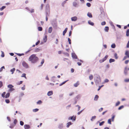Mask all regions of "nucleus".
Masks as SVG:
<instances>
[{
	"label": "nucleus",
	"instance_id": "f03ea898",
	"mask_svg": "<svg viewBox=\"0 0 129 129\" xmlns=\"http://www.w3.org/2000/svg\"><path fill=\"white\" fill-rule=\"evenodd\" d=\"M108 55H106L105 56L104 58H103L102 59H100L99 60V62L100 63H102L104 61L106 60L108 57Z\"/></svg>",
	"mask_w": 129,
	"mask_h": 129
},
{
	"label": "nucleus",
	"instance_id": "37998d69",
	"mask_svg": "<svg viewBox=\"0 0 129 129\" xmlns=\"http://www.w3.org/2000/svg\"><path fill=\"white\" fill-rule=\"evenodd\" d=\"M108 123L110 124H111V119H109L108 120Z\"/></svg>",
	"mask_w": 129,
	"mask_h": 129
},
{
	"label": "nucleus",
	"instance_id": "f8f14e48",
	"mask_svg": "<svg viewBox=\"0 0 129 129\" xmlns=\"http://www.w3.org/2000/svg\"><path fill=\"white\" fill-rule=\"evenodd\" d=\"M79 83L78 81H77L74 84V86L75 87H77L79 85Z\"/></svg>",
	"mask_w": 129,
	"mask_h": 129
},
{
	"label": "nucleus",
	"instance_id": "e2e57ef3",
	"mask_svg": "<svg viewBox=\"0 0 129 129\" xmlns=\"http://www.w3.org/2000/svg\"><path fill=\"white\" fill-rule=\"evenodd\" d=\"M44 6V5L43 4H42L41 6V9L42 10L43 8V7Z\"/></svg>",
	"mask_w": 129,
	"mask_h": 129
},
{
	"label": "nucleus",
	"instance_id": "f704fd0d",
	"mask_svg": "<svg viewBox=\"0 0 129 129\" xmlns=\"http://www.w3.org/2000/svg\"><path fill=\"white\" fill-rule=\"evenodd\" d=\"M21 77H24L25 79H26V74H23L21 76Z\"/></svg>",
	"mask_w": 129,
	"mask_h": 129
},
{
	"label": "nucleus",
	"instance_id": "bf43d9fd",
	"mask_svg": "<svg viewBox=\"0 0 129 129\" xmlns=\"http://www.w3.org/2000/svg\"><path fill=\"white\" fill-rule=\"evenodd\" d=\"M31 13H33L34 12V9H32L31 10L29 11Z\"/></svg>",
	"mask_w": 129,
	"mask_h": 129
},
{
	"label": "nucleus",
	"instance_id": "bb28decb",
	"mask_svg": "<svg viewBox=\"0 0 129 129\" xmlns=\"http://www.w3.org/2000/svg\"><path fill=\"white\" fill-rule=\"evenodd\" d=\"M114 56L115 58L116 59H118V57L117 56V54L116 53H115L114 54Z\"/></svg>",
	"mask_w": 129,
	"mask_h": 129
},
{
	"label": "nucleus",
	"instance_id": "603ef678",
	"mask_svg": "<svg viewBox=\"0 0 129 129\" xmlns=\"http://www.w3.org/2000/svg\"><path fill=\"white\" fill-rule=\"evenodd\" d=\"M106 24V22L105 21H103L101 23V24L102 25H105Z\"/></svg>",
	"mask_w": 129,
	"mask_h": 129
},
{
	"label": "nucleus",
	"instance_id": "72a5a7b5",
	"mask_svg": "<svg viewBox=\"0 0 129 129\" xmlns=\"http://www.w3.org/2000/svg\"><path fill=\"white\" fill-rule=\"evenodd\" d=\"M14 90V89L13 88H10L9 90V92H11L12 91H13Z\"/></svg>",
	"mask_w": 129,
	"mask_h": 129
},
{
	"label": "nucleus",
	"instance_id": "0e129e2a",
	"mask_svg": "<svg viewBox=\"0 0 129 129\" xmlns=\"http://www.w3.org/2000/svg\"><path fill=\"white\" fill-rule=\"evenodd\" d=\"M124 81L125 82H129V79H125L124 80Z\"/></svg>",
	"mask_w": 129,
	"mask_h": 129
},
{
	"label": "nucleus",
	"instance_id": "39448f33",
	"mask_svg": "<svg viewBox=\"0 0 129 129\" xmlns=\"http://www.w3.org/2000/svg\"><path fill=\"white\" fill-rule=\"evenodd\" d=\"M46 9L47 10V11L48 12L49 14L50 13V7L49 6L48 4H47L46 6Z\"/></svg>",
	"mask_w": 129,
	"mask_h": 129
},
{
	"label": "nucleus",
	"instance_id": "9d476101",
	"mask_svg": "<svg viewBox=\"0 0 129 129\" xmlns=\"http://www.w3.org/2000/svg\"><path fill=\"white\" fill-rule=\"evenodd\" d=\"M52 30V28L51 27H49L48 29V32L49 33H51Z\"/></svg>",
	"mask_w": 129,
	"mask_h": 129
},
{
	"label": "nucleus",
	"instance_id": "20e7f679",
	"mask_svg": "<svg viewBox=\"0 0 129 129\" xmlns=\"http://www.w3.org/2000/svg\"><path fill=\"white\" fill-rule=\"evenodd\" d=\"M22 64L24 67L26 68H27L28 67L27 64L24 61L22 62Z\"/></svg>",
	"mask_w": 129,
	"mask_h": 129
},
{
	"label": "nucleus",
	"instance_id": "de8ad7c7",
	"mask_svg": "<svg viewBox=\"0 0 129 129\" xmlns=\"http://www.w3.org/2000/svg\"><path fill=\"white\" fill-rule=\"evenodd\" d=\"M124 107V106H121L120 107H119V108H118V109L119 110H120V109H122V108H123Z\"/></svg>",
	"mask_w": 129,
	"mask_h": 129
},
{
	"label": "nucleus",
	"instance_id": "a878e982",
	"mask_svg": "<svg viewBox=\"0 0 129 129\" xmlns=\"http://www.w3.org/2000/svg\"><path fill=\"white\" fill-rule=\"evenodd\" d=\"M49 14L48 13H47V12H46V21H47L48 20V18L47 17V16H48L49 15Z\"/></svg>",
	"mask_w": 129,
	"mask_h": 129
},
{
	"label": "nucleus",
	"instance_id": "1a4fd4ad",
	"mask_svg": "<svg viewBox=\"0 0 129 129\" xmlns=\"http://www.w3.org/2000/svg\"><path fill=\"white\" fill-rule=\"evenodd\" d=\"M53 94V92L52 91H49L47 93V94L48 96L52 95Z\"/></svg>",
	"mask_w": 129,
	"mask_h": 129
},
{
	"label": "nucleus",
	"instance_id": "cd10ccee",
	"mask_svg": "<svg viewBox=\"0 0 129 129\" xmlns=\"http://www.w3.org/2000/svg\"><path fill=\"white\" fill-rule=\"evenodd\" d=\"M38 29L39 31H42V28L41 27H38Z\"/></svg>",
	"mask_w": 129,
	"mask_h": 129
},
{
	"label": "nucleus",
	"instance_id": "9b49d317",
	"mask_svg": "<svg viewBox=\"0 0 129 129\" xmlns=\"http://www.w3.org/2000/svg\"><path fill=\"white\" fill-rule=\"evenodd\" d=\"M88 23L92 26H93L94 25V23L92 22L91 20H89L88 21Z\"/></svg>",
	"mask_w": 129,
	"mask_h": 129
},
{
	"label": "nucleus",
	"instance_id": "dca6fc26",
	"mask_svg": "<svg viewBox=\"0 0 129 129\" xmlns=\"http://www.w3.org/2000/svg\"><path fill=\"white\" fill-rule=\"evenodd\" d=\"M10 95V93H7L6 94L5 97L6 98H8L9 97Z\"/></svg>",
	"mask_w": 129,
	"mask_h": 129
},
{
	"label": "nucleus",
	"instance_id": "49530a36",
	"mask_svg": "<svg viewBox=\"0 0 129 129\" xmlns=\"http://www.w3.org/2000/svg\"><path fill=\"white\" fill-rule=\"evenodd\" d=\"M120 104V102L119 101H118L116 103V105H115V106H118V105H119Z\"/></svg>",
	"mask_w": 129,
	"mask_h": 129
},
{
	"label": "nucleus",
	"instance_id": "13d9d810",
	"mask_svg": "<svg viewBox=\"0 0 129 129\" xmlns=\"http://www.w3.org/2000/svg\"><path fill=\"white\" fill-rule=\"evenodd\" d=\"M103 108H101L99 110V112H101L103 110Z\"/></svg>",
	"mask_w": 129,
	"mask_h": 129
},
{
	"label": "nucleus",
	"instance_id": "b1692460",
	"mask_svg": "<svg viewBox=\"0 0 129 129\" xmlns=\"http://www.w3.org/2000/svg\"><path fill=\"white\" fill-rule=\"evenodd\" d=\"M93 76L92 75H90L89 77V79L90 80H92L93 78Z\"/></svg>",
	"mask_w": 129,
	"mask_h": 129
},
{
	"label": "nucleus",
	"instance_id": "7c9ffc66",
	"mask_svg": "<svg viewBox=\"0 0 129 129\" xmlns=\"http://www.w3.org/2000/svg\"><path fill=\"white\" fill-rule=\"evenodd\" d=\"M6 93L5 92H4L2 94V96L4 98L5 97V94H6Z\"/></svg>",
	"mask_w": 129,
	"mask_h": 129
},
{
	"label": "nucleus",
	"instance_id": "a19ab883",
	"mask_svg": "<svg viewBox=\"0 0 129 129\" xmlns=\"http://www.w3.org/2000/svg\"><path fill=\"white\" fill-rule=\"evenodd\" d=\"M91 4L89 3H87L86 4L87 6L88 7H90L91 6Z\"/></svg>",
	"mask_w": 129,
	"mask_h": 129
},
{
	"label": "nucleus",
	"instance_id": "79ce46f5",
	"mask_svg": "<svg viewBox=\"0 0 129 129\" xmlns=\"http://www.w3.org/2000/svg\"><path fill=\"white\" fill-rule=\"evenodd\" d=\"M44 59H43L42 60V61L41 62V66H42L43 64L44 63Z\"/></svg>",
	"mask_w": 129,
	"mask_h": 129
},
{
	"label": "nucleus",
	"instance_id": "58836bf2",
	"mask_svg": "<svg viewBox=\"0 0 129 129\" xmlns=\"http://www.w3.org/2000/svg\"><path fill=\"white\" fill-rule=\"evenodd\" d=\"M73 5L75 7H76V6H77V4L76 2H74L73 3Z\"/></svg>",
	"mask_w": 129,
	"mask_h": 129
},
{
	"label": "nucleus",
	"instance_id": "a211bd4d",
	"mask_svg": "<svg viewBox=\"0 0 129 129\" xmlns=\"http://www.w3.org/2000/svg\"><path fill=\"white\" fill-rule=\"evenodd\" d=\"M99 98V96L98 95H96L95 96L94 100L95 101H96Z\"/></svg>",
	"mask_w": 129,
	"mask_h": 129
},
{
	"label": "nucleus",
	"instance_id": "473e14b6",
	"mask_svg": "<svg viewBox=\"0 0 129 129\" xmlns=\"http://www.w3.org/2000/svg\"><path fill=\"white\" fill-rule=\"evenodd\" d=\"M17 122V119H14V125H15L16 124Z\"/></svg>",
	"mask_w": 129,
	"mask_h": 129
},
{
	"label": "nucleus",
	"instance_id": "4468645a",
	"mask_svg": "<svg viewBox=\"0 0 129 129\" xmlns=\"http://www.w3.org/2000/svg\"><path fill=\"white\" fill-rule=\"evenodd\" d=\"M115 61V60L114 59L112 58H110L109 59V62L111 63L113 62H114Z\"/></svg>",
	"mask_w": 129,
	"mask_h": 129
},
{
	"label": "nucleus",
	"instance_id": "4d7b16f0",
	"mask_svg": "<svg viewBox=\"0 0 129 129\" xmlns=\"http://www.w3.org/2000/svg\"><path fill=\"white\" fill-rule=\"evenodd\" d=\"M23 82V81H21L20 82L18 83L17 84L18 85H20Z\"/></svg>",
	"mask_w": 129,
	"mask_h": 129
},
{
	"label": "nucleus",
	"instance_id": "412c9836",
	"mask_svg": "<svg viewBox=\"0 0 129 129\" xmlns=\"http://www.w3.org/2000/svg\"><path fill=\"white\" fill-rule=\"evenodd\" d=\"M126 35L128 37L129 36V29H127L126 33Z\"/></svg>",
	"mask_w": 129,
	"mask_h": 129
},
{
	"label": "nucleus",
	"instance_id": "2f4dec72",
	"mask_svg": "<svg viewBox=\"0 0 129 129\" xmlns=\"http://www.w3.org/2000/svg\"><path fill=\"white\" fill-rule=\"evenodd\" d=\"M115 47L116 45L115 44H113L111 45V47L113 48H115Z\"/></svg>",
	"mask_w": 129,
	"mask_h": 129
},
{
	"label": "nucleus",
	"instance_id": "5701e85b",
	"mask_svg": "<svg viewBox=\"0 0 129 129\" xmlns=\"http://www.w3.org/2000/svg\"><path fill=\"white\" fill-rule=\"evenodd\" d=\"M96 118L95 116H93L91 118V121H93Z\"/></svg>",
	"mask_w": 129,
	"mask_h": 129
},
{
	"label": "nucleus",
	"instance_id": "052dcab7",
	"mask_svg": "<svg viewBox=\"0 0 129 129\" xmlns=\"http://www.w3.org/2000/svg\"><path fill=\"white\" fill-rule=\"evenodd\" d=\"M72 57H73L74 58H76V57H77V56L76 55H75V54H72Z\"/></svg>",
	"mask_w": 129,
	"mask_h": 129
},
{
	"label": "nucleus",
	"instance_id": "7ed1b4c3",
	"mask_svg": "<svg viewBox=\"0 0 129 129\" xmlns=\"http://www.w3.org/2000/svg\"><path fill=\"white\" fill-rule=\"evenodd\" d=\"M76 116L74 115L72 116L69 117L68 118V119L69 120H72L73 121H75L76 119Z\"/></svg>",
	"mask_w": 129,
	"mask_h": 129
},
{
	"label": "nucleus",
	"instance_id": "3c124183",
	"mask_svg": "<svg viewBox=\"0 0 129 129\" xmlns=\"http://www.w3.org/2000/svg\"><path fill=\"white\" fill-rule=\"evenodd\" d=\"M66 2L65 1L63 2L62 3V5L63 7L64 6V5L66 3Z\"/></svg>",
	"mask_w": 129,
	"mask_h": 129
},
{
	"label": "nucleus",
	"instance_id": "5fc2aeb1",
	"mask_svg": "<svg viewBox=\"0 0 129 129\" xmlns=\"http://www.w3.org/2000/svg\"><path fill=\"white\" fill-rule=\"evenodd\" d=\"M68 41L69 42V43L70 44H71V40L70 39V38H69L68 39Z\"/></svg>",
	"mask_w": 129,
	"mask_h": 129
},
{
	"label": "nucleus",
	"instance_id": "69168bd1",
	"mask_svg": "<svg viewBox=\"0 0 129 129\" xmlns=\"http://www.w3.org/2000/svg\"><path fill=\"white\" fill-rule=\"evenodd\" d=\"M126 47L127 48H129V41L128 42L126 45Z\"/></svg>",
	"mask_w": 129,
	"mask_h": 129
},
{
	"label": "nucleus",
	"instance_id": "864d4df0",
	"mask_svg": "<svg viewBox=\"0 0 129 129\" xmlns=\"http://www.w3.org/2000/svg\"><path fill=\"white\" fill-rule=\"evenodd\" d=\"M103 86H104L103 85H101V86H99V88L98 89V91L99 90H100V89H101V88L102 87H103Z\"/></svg>",
	"mask_w": 129,
	"mask_h": 129
},
{
	"label": "nucleus",
	"instance_id": "c03bdc74",
	"mask_svg": "<svg viewBox=\"0 0 129 129\" xmlns=\"http://www.w3.org/2000/svg\"><path fill=\"white\" fill-rule=\"evenodd\" d=\"M3 86V83L2 81H0V88L2 87Z\"/></svg>",
	"mask_w": 129,
	"mask_h": 129
},
{
	"label": "nucleus",
	"instance_id": "8fccbe9b",
	"mask_svg": "<svg viewBox=\"0 0 129 129\" xmlns=\"http://www.w3.org/2000/svg\"><path fill=\"white\" fill-rule=\"evenodd\" d=\"M115 117V115H113L112 116V118H111L112 120V121H114Z\"/></svg>",
	"mask_w": 129,
	"mask_h": 129
},
{
	"label": "nucleus",
	"instance_id": "f3484780",
	"mask_svg": "<svg viewBox=\"0 0 129 129\" xmlns=\"http://www.w3.org/2000/svg\"><path fill=\"white\" fill-rule=\"evenodd\" d=\"M72 124V123L71 122H69L67 124V127H69V126Z\"/></svg>",
	"mask_w": 129,
	"mask_h": 129
},
{
	"label": "nucleus",
	"instance_id": "c756f323",
	"mask_svg": "<svg viewBox=\"0 0 129 129\" xmlns=\"http://www.w3.org/2000/svg\"><path fill=\"white\" fill-rule=\"evenodd\" d=\"M6 8V6H3L1 8H0V11H2L5 8Z\"/></svg>",
	"mask_w": 129,
	"mask_h": 129
},
{
	"label": "nucleus",
	"instance_id": "c85d7f7f",
	"mask_svg": "<svg viewBox=\"0 0 129 129\" xmlns=\"http://www.w3.org/2000/svg\"><path fill=\"white\" fill-rule=\"evenodd\" d=\"M68 80H67V81H64L63 82H62V83L60 84L59 85L60 86H61V85H63V84H65L67 81H68Z\"/></svg>",
	"mask_w": 129,
	"mask_h": 129
},
{
	"label": "nucleus",
	"instance_id": "c9c22d12",
	"mask_svg": "<svg viewBox=\"0 0 129 129\" xmlns=\"http://www.w3.org/2000/svg\"><path fill=\"white\" fill-rule=\"evenodd\" d=\"M39 110V109H34L33 110V111L34 112H36L38 111Z\"/></svg>",
	"mask_w": 129,
	"mask_h": 129
},
{
	"label": "nucleus",
	"instance_id": "4be33fe9",
	"mask_svg": "<svg viewBox=\"0 0 129 129\" xmlns=\"http://www.w3.org/2000/svg\"><path fill=\"white\" fill-rule=\"evenodd\" d=\"M15 68H13L11 70V72H12V74H13L15 71Z\"/></svg>",
	"mask_w": 129,
	"mask_h": 129
},
{
	"label": "nucleus",
	"instance_id": "680f3d73",
	"mask_svg": "<svg viewBox=\"0 0 129 129\" xmlns=\"http://www.w3.org/2000/svg\"><path fill=\"white\" fill-rule=\"evenodd\" d=\"M127 58H128L127 56H124L123 59V60H125Z\"/></svg>",
	"mask_w": 129,
	"mask_h": 129
},
{
	"label": "nucleus",
	"instance_id": "338daca9",
	"mask_svg": "<svg viewBox=\"0 0 129 129\" xmlns=\"http://www.w3.org/2000/svg\"><path fill=\"white\" fill-rule=\"evenodd\" d=\"M129 62L128 60H127L125 61V64H127Z\"/></svg>",
	"mask_w": 129,
	"mask_h": 129
},
{
	"label": "nucleus",
	"instance_id": "4c0bfd02",
	"mask_svg": "<svg viewBox=\"0 0 129 129\" xmlns=\"http://www.w3.org/2000/svg\"><path fill=\"white\" fill-rule=\"evenodd\" d=\"M42 103V102L41 100H39L37 102V103L38 104H40Z\"/></svg>",
	"mask_w": 129,
	"mask_h": 129
},
{
	"label": "nucleus",
	"instance_id": "aec40b11",
	"mask_svg": "<svg viewBox=\"0 0 129 129\" xmlns=\"http://www.w3.org/2000/svg\"><path fill=\"white\" fill-rule=\"evenodd\" d=\"M109 29L108 27L106 26L104 29L105 30L106 32H108Z\"/></svg>",
	"mask_w": 129,
	"mask_h": 129
},
{
	"label": "nucleus",
	"instance_id": "e433bc0d",
	"mask_svg": "<svg viewBox=\"0 0 129 129\" xmlns=\"http://www.w3.org/2000/svg\"><path fill=\"white\" fill-rule=\"evenodd\" d=\"M104 123L105 122L104 121H103L101 122H100L99 123V125L100 126L104 124Z\"/></svg>",
	"mask_w": 129,
	"mask_h": 129
},
{
	"label": "nucleus",
	"instance_id": "2eb2a0df",
	"mask_svg": "<svg viewBox=\"0 0 129 129\" xmlns=\"http://www.w3.org/2000/svg\"><path fill=\"white\" fill-rule=\"evenodd\" d=\"M87 16L90 18H92V15L90 13H88L87 14Z\"/></svg>",
	"mask_w": 129,
	"mask_h": 129
},
{
	"label": "nucleus",
	"instance_id": "423d86ee",
	"mask_svg": "<svg viewBox=\"0 0 129 129\" xmlns=\"http://www.w3.org/2000/svg\"><path fill=\"white\" fill-rule=\"evenodd\" d=\"M77 17L76 16L72 17L71 18V20L72 21H75L77 20Z\"/></svg>",
	"mask_w": 129,
	"mask_h": 129
},
{
	"label": "nucleus",
	"instance_id": "393cba45",
	"mask_svg": "<svg viewBox=\"0 0 129 129\" xmlns=\"http://www.w3.org/2000/svg\"><path fill=\"white\" fill-rule=\"evenodd\" d=\"M13 87L14 86L11 84H9L8 86V87L10 88H13Z\"/></svg>",
	"mask_w": 129,
	"mask_h": 129
},
{
	"label": "nucleus",
	"instance_id": "6e6d98bb",
	"mask_svg": "<svg viewBox=\"0 0 129 129\" xmlns=\"http://www.w3.org/2000/svg\"><path fill=\"white\" fill-rule=\"evenodd\" d=\"M39 48H37L35 49V52H38L39 51Z\"/></svg>",
	"mask_w": 129,
	"mask_h": 129
},
{
	"label": "nucleus",
	"instance_id": "a18cd8bd",
	"mask_svg": "<svg viewBox=\"0 0 129 129\" xmlns=\"http://www.w3.org/2000/svg\"><path fill=\"white\" fill-rule=\"evenodd\" d=\"M24 124V122L22 121H20V124L22 126Z\"/></svg>",
	"mask_w": 129,
	"mask_h": 129
},
{
	"label": "nucleus",
	"instance_id": "f257e3e1",
	"mask_svg": "<svg viewBox=\"0 0 129 129\" xmlns=\"http://www.w3.org/2000/svg\"><path fill=\"white\" fill-rule=\"evenodd\" d=\"M38 60V57L36 56L35 54H33L31 55L28 59V60L33 63H36Z\"/></svg>",
	"mask_w": 129,
	"mask_h": 129
},
{
	"label": "nucleus",
	"instance_id": "6ab92c4d",
	"mask_svg": "<svg viewBox=\"0 0 129 129\" xmlns=\"http://www.w3.org/2000/svg\"><path fill=\"white\" fill-rule=\"evenodd\" d=\"M43 40L45 42H46L47 40V36L46 35L44 37Z\"/></svg>",
	"mask_w": 129,
	"mask_h": 129
},
{
	"label": "nucleus",
	"instance_id": "09e8293b",
	"mask_svg": "<svg viewBox=\"0 0 129 129\" xmlns=\"http://www.w3.org/2000/svg\"><path fill=\"white\" fill-rule=\"evenodd\" d=\"M5 102L7 103H10V101L9 99H6Z\"/></svg>",
	"mask_w": 129,
	"mask_h": 129
},
{
	"label": "nucleus",
	"instance_id": "6e6552de",
	"mask_svg": "<svg viewBox=\"0 0 129 129\" xmlns=\"http://www.w3.org/2000/svg\"><path fill=\"white\" fill-rule=\"evenodd\" d=\"M125 55L127 56L128 58H129V51L128 50H127L126 51Z\"/></svg>",
	"mask_w": 129,
	"mask_h": 129
},
{
	"label": "nucleus",
	"instance_id": "774afa93",
	"mask_svg": "<svg viewBox=\"0 0 129 129\" xmlns=\"http://www.w3.org/2000/svg\"><path fill=\"white\" fill-rule=\"evenodd\" d=\"M40 43V41H38V42L36 43V45H38Z\"/></svg>",
	"mask_w": 129,
	"mask_h": 129
},
{
	"label": "nucleus",
	"instance_id": "ea45409f",
	"mask_svg": "<svg viewBox=\"0 0 129 129\" xmlns=\"http://www.w3.org/2000/svg\"><path fill=\"white\" fill-rule=\"evenodd\" d=\"M3 69H5V68L4 66L2 67L0 69V72H2L3 70Z\"/></svg>",
	"mask_w": 129,
	"mask_h": 129
},
{
	"label": "nucleus",
	"instance_id": "0eeeda50",
	"mask_svg": "<svg viewBox=\"0 0 129 129\" xmlns=\"http://www.w3.org/2000/svg\"><path fill=\"white\" fill-rule=\"evenodd\" d=\"M24 127L25 129H29L30 128V126L29 125H24Z\"/></svg>",
	"mask_w": 129,
	"mask_h": 129
},
{
	"label": "nucleus",
	"instance_id": "ddd939ff",
	"mask_svg": "<svg viewBox=\"0 0 129 129\" xmlns=\"http://www.w3.org/2000/svg\"><path fill=\"white\" fill-rule=\"evenodd\" d=\"M68 30V28H65L64 30L63 31V36H64L67 32Z\"/></svg>",
	"mask_w": 129,
	"mask_h": 129
}]
</instances>
